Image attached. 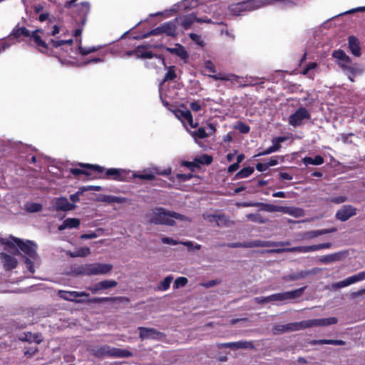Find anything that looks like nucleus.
Masks as SVG:
<instances>
[{"instance_id": "nucleus-1", "label": "nucleus", "mask_w": 365, "mask_h": 365, "mask_svg": "<svg viewBox=\"0 0 365 365\" xmlns=\"http://www.w3.org/2000/svg\"><path fill=\"white\" fill-rule=\"evenodd\" d=\"M0 245L4 247V250L14 255H19V250H21L27 255L25 260L26 267L31 273L35 272L34 266L38 264L39 260L36 252V247L31 241L24 242L19 238L11 236L8 238L0 239Z\"/></svg>"}, {"instance_id": "nucleus-2", "label": "nucleus", "mask_w": 365, "mask_h": 365, "mask_svg": "<svg viewBox=\"0 0 365 365\" xmlns=\"http://www.w3.org/2000/svg\"><path fill=\"white\" fill-rule=\"evenodd\" d=\"M332 56L336 59L337 64L351 81H354L356 76L361 75L364 71L362 67L356 63H353L350 57L342 50L334 51Z\"/></svg>"}, {"instance_id": "nucleus-3", "label": "nucleus", "mask_w": 365, "mask_h": 365, "mask_svg": "<svg viewBox=\"0 0 365 365\" xmlns=\"http://www.w3.org/2000/svg\"><path fill=\"white\" fill-rule=\"evenodd\" d=\"M148 220L151 223L168 225H174V219L181 221H188V219L175 212H168L163 208H156L148 214Z\"/></svg>"}, {"instance_id": "nucleus-4", "label": "nucleus", "mask_w": 365, "mask_h": 365, "mask_svg": "<svg viewBox=\"0 0 365 365\" xmlns=\"http://www.w3.org/2000/svg\"><path fill=\"white\" fill-rule=\"evenodd\" d=\"M304 291V288L302 287L293 291L277 293L267 297H256L255 301L259 304L269 303L272 302H286L299 297L302 296Z\"/></svg>"}, {"instance_id": "nucleus-5", "label": "nucleus", "mask_w": 365, "mask_h": 365, "mask_svg": "<svg viewBox=\"0 0 365 365\" xmlns=\"http://www.w3.org/2000/svg\"><path fill=\"white\" fill-rule=\"evenodd\" d=\"M113 268L110 264L92 263L86 264L78 268L76 271L77 274L98 275L108 273Z\"/></svg>"}, {"instance_id": "nucleus-6", "label": "nucleus", "mask_w": 365, "mask_h": 365, "mask_svg": "<svg viewBox=\"0 0 365 365\" xmlns=\"http://www.w3.org/2000/svg\"><path fill=\"white\" fill-rule=\"evenodd\" d=\"M171 168H168L164 170H160L157 168H150L145 169L140 173L131 172L130 178H138L141 180H151L155 178L156 175H168L171 173Z\"/></svg>"}, {"instance_id": "nucleus-7", "label": "nucleus", "mask_w": 365, "mask_h": 365, "mask_svg": "<svg viewBox=\"0 0 365 365\" xmlns=\"http://www.w3.org/2000/svg\"><path fill=\"white\" fill-rule=\"evenodd\" d=\"M160 97L163 104L167 106L169 102L167 99H174L178 96L176 91V83L175 82H168L167 84L161 83L159 88Z\"/></svg>"}, {"instance_id": "nucleus-8", "label": "nucleus", "mask_w": 365, "mask_h": 365, "mask_svg": "<svg viewBox=\"0 0 365 365\" xmlns=\"http://www.w3.org/2000/svg\"><path fill=\"white\" fill-rule=\"evenodd\" d=\"M310 118L311 115L308 110L304 108H299L289 116V123L294 127H297L302 125L304 120H309Z\"/></svg>"}, {"instance_id": "nucleus-9", "label": "nucleus", "mask_w": 365, "mask_h": 365, "mask_svg": "<svg viewBox=\"0 0 365 365\" xmlns=\"http://www.w3.org/2000/svg\"><path fill=\"white\" fill-rule=\"evenodd\" d=\"M259 6L255 5L254 0H250L232 4L230 6L229 10L234 15H240L244 11H252L259 8Z\"/></svg>"}, {"instance_id": "nucleus-10", "label": "nucleus", "mask_w": 365, "mask_h": 365, "mask_svg": "<svg viewBox=\"0 0 365 365\" xmlns=\"http://www.w3.org/2000/svg\"><path fill=\"white\" fill-rule=\"evenodd\" d=\"M194 21H197L200 23L214 24V22L210 19L197 18L193 14L181 16L176 19V22L181 25L184 29H189Z\"/></svg>"}, {"instance_id": "nucleus-11", "label": "nucleus", "mask_w": 365, "mask_h": 365, "mask_svg": "<svg viewBox=\"0 0 365 365\" xmlns=\"http://www.w3.org/2000/svg\"><path fill=\"white\" fill-rule=\"evenodd\" d=\"M130 170L118 168H110L106 171L107 178L118 181H125L130 179Z\"/></svg>"}, {"instance_id": "nucleus-12", "label": "nucleus", "mask_w": 365, "mask_h": 365, "mask_svg": "<svg viewBox=\"0 0 365 365\" xmlns=\"http://www.w3.org/2000/svg\"><path fill=\"white\" fill-rule=\"evenodd\" d=\"M364 279H365V273H358L353 276L349 277L342 281L334 283L331 285V287L334 289H340L342 287H348V286H349L352 284H354L356 282L363 281Z\"/></svg>"}, {"instance_id": "nucleus-13", "label": "nucleus", "mask_w": 365, "mask_h": 365, "mask_svg": "<svg viewBox=\"0 0 365 365\" xmlns=\"http://www.w3.org/2000/svg\"><path fill=\"white\" fill-rule=\"evenodd\" d=\"M175 23H177L176 21L166 22L158 28L153 29L150 33L153 35H158L164 33L169 36H174L176 32Z\"/></svg>"}, {"instance_id": "nucleus-14", "label": "nucleus", "mask_w": 365, "mask_h": 365, "mask_svg": "<svg viewBox=\"0 0 365 365\" xmlns=\"http://www.w3.org/2000/svg\"><path fill=\"white\" fill-rule=\"evenodd\" d=\"M115 349V348L114 347H110L108 345H104L101 346L91 348L89 351L92 354L98 357H103L106 356H114Z\"/></svg>"}, {"instance_id": "nucleus-15", "label": "nucleus", "mask_w": 365, "mask_h": 365, "mask_svg": "<svg viewBox=\"0 0 365 365\" xmlns=\"http://www.w3.org/2000/svg\"><path fill=\"white\" fill-rule=\"evenodd\" d=\"M356 213L355 207L351 205H344L337 211L336 217L339 220L344 222L355 215Z\"/></svg>"}, {"instance_id": "nucleus-16", "label": "nucleus", "mask_w": 365, "mask_h": 365, "mask_svg": "<svg viewBox=\"0 0 365 365\" xmlns=\"http://www.w3.org/2000/svg\"><path fill=\"white\" fill-rule=\"evenodd\" d=\"M138 330L140 331V337L142 340L149 339H159L162 336V334L153 328H145V327H139Z\"/></svg>"}, {"instance_id": "nucleus-17", "label": "nucleus", "mask_w": 365, "mask_h": 365, "mask_svg": "<svg viewBox=\"0 0 365 365\" xmlns=\"http://www.w3.org/2000/svg\"><path fill=\"white\" fill-rule=\"evenodd\" d=\"M289 327L292 329H303L308 327H321L320 326V319H308L305 321H302L300 322H295L293 323L292 325H289Z\"/></svg>"}, {"instance_id": "nucleus-18", "label": "nucleus", "mask_w": 365, "mask_h": 365, "mask_svg": "<svg viewBox=\"0 0 365 365\" xmlns=\"http://www.w3.org/2000/svg\"><path fill=\"white\" fill-rule=\"evenodd\" d=\"M39 34H43V30L36 29V31L32 32L31 38L35 43L38 49L40 51L43 52L47 48V44L44 41L41 39V36Z\"/></svg>"}, {"instance_id": "nucleus-19", "label": "nucleus", "mask_w": 365, "mask_h": 365, "mask_svg": "<svg viewBox=\"0 0 365 365\" xmlns=\"http://www.w3.org/2000/svg\"><path fill=\"white\" fill-rule=\"evenodd\" d=\"M212 157L204 155L197 158L195 162H184L183 165L193 171L194 168H198L200 164L209 165L212 163Z\"/></svg>"}, {"instance_id": "nucleus-20", "label": "nucleus", "mask_w": 365, "mask_h": 365, "mask_svg": "<svg viewBox=\"0 0 365 365\" xmlns=\"http://www.w3.org/2000/svg\"><path fill=\"white\" fill-rule=\"evenodd\" d=\"M175 115L183 124H185V122H187L192 128H195L197 126V124L193 123L192 114L188 110H178L175 112Z\"/></svg>"}, {"instance_id": "nucleus-21", "label": "nucleus", "mask_w": 365, "mask_h": 365, "mask_svg": "<svg viewBox=\"0 0 365 365\" xmlns=\"http://www.w3.org/2000/svg\"><path fill=\"white\" fill-rule=\"evenodd\" d=\"M1 261L4 267L6 270L12 269L17 265V260L16 258L6 253L1 254Z\"/></svg>"}, {"instance_id": "nucleus-22", "label": "nucleus", "mask_w": 365, "mask_h": 365, "mask_svg": "<svg viewBox=\"0 0 365 365\" xmlns=\"http://www.w3.org/2000/svg\"><path fill=\"white\" fill-rule=\"evenodd\" d=\"M54 205L56 210L62 211L71 210L75 207L74 204L69 202L66 197L56 198Z\"/></svg>"}, {"instance_id": "nucleus-23", "label": "nucleus", "mask_w": 365, "mask_h": 365, "mask_svg": "<svg viewBox=\"0 0 365 365\" xmlns=\"http://www.w3.org/2000/svg\"><path fill=\"white\" fill-rule=\"evenodd\" d=\"M252 344L247 341H236V342H230V343H223L218 344L217 347L221 348H230L232 349H245L251 346Z\"/></svg>"}, {"instance_id": "nucleus-24", "label": "nucleus", "mask_w": 365, "mask_h": 365, "mask_svg": "<svg viewBox=\"0 0 365 365\" xmlns=\"http://www.w3.org/2000/svg\"><path fill=\"white\" fill-rule=\"evenodd\" d=\"M98 201L105 202L108 203H125L127 201L125 197H117L113 195H100L98 199Z\"/></svg>"}, {"instance_id": "nucleus-25", "label": "nucleus", "mask_w": 365, "mask_h": 365, "mask_svg": "<svg viewBox=\"0 0 365 365\" xmlns=\"http://www.w3.org/2000/svg\"><path fill=\"white\" fill-rule=\"evenodd\" d=\"M349 47L351 53L357 57L361 56V49L359 46V42L358 39L354 36H350L349 38Z\"/></svg>"}, {"instance_id": "nucleus-26", "label": "nucleus", "mask_w": 365, "mask_h": 365, "mask_svg": "<svg viewBox=\"0 0 365 365\" xmlns=\"http://www.w3.org/2000/svg\"><path fill=\"white\" fill-rule=\"evenodd\" d=\"M198 5V0H183L180 2L176 6L175 11H184L195 8Z\"/></svg>"}, {"instance_id": "nucleus-27", "label": "nucleus", "mask_w": 365, "mask_h": 365, "mask_svg": "<svg viewBox=\"0 0 365 365\" xmlns=\"http://www.w3.org/2000/svg\"><path fill=\"white\" fill-rule=\"evenodd\" d=\"M277 252H300V253H307V252H312L313 251V245L310 246H299V247H294L287 249H278L277 250Z\"/></svg>"}, {"instance_id": "nucleus-28", "label": "nucleus", "mask_w": 365, "mask_h": 365, "mask_svg": "<svg viewBox=\"0 0 365 365\" xmlns=\"http://www.w3.org/2000/svg\"><path fill=\"white\" fill-rule=\"evenodd\" d=\"M203 217L206 221L215 222L218 226L222 225L227 221L224 216L215 215L208 212L203 214Z\"/></svg>"}, {"instance_id": "nucleus-29", "label": "nucleus", "mask_w": 365, "mask_h": 365, "mask_svg": "<svg viewBox=\"0 0 365 365\" xmlns=\"http://www.w3.org/2000/svg\"><path fill=\"white\" fill-rule=\"evenodd\" d=\"M80 225L79 220L76 218H68L63 221L62 225L58 227V230L62 231L66 228H76Z\"/></svg>"}, {"instance_id": "nucleus-30", "label": "nucleus", "mask_w": 365, "mask_h": 365, "mask_svg": "<svg viewBox=\"0 0 365 365\" xmlns=\"http://www.w3.org/2000/svg\"><path fill=\"white\" fill-rule=\"evenodd\" d=\"M168 51L171 53L176 54L182 59H185L187 57V51L184 47L180 44H176L174 47L172 48H168Z\"/></svg>"}, {"instance_id": "nucleus-31", "label": "nucleus", "mask_w": 365, "mask_h": 365, "mask_svg": "<svg viewBox=\"0 0 365 365\" xmlns=\"http://www.w3.org/2000/svg\"><path fill=\"white\" fill-rule=\"evenodd\" d=\"M340 259V253H334L321 257L319 258V262L323 264H329L334 262L339 261Z\"/></svg>"}, {"instance_id": "nucleus-32", "label": "nucleus", "mask_w": 365, "mask_h": 365, "mask_svg": "<svg viewBox=\"0 0 365 365\" xmlns=\"http://www.w3.org/2000/svg\"><path fill=\"white\" fill-rule=\"evenodd\" d=\"M133 53H135L138 58H151L153 57V54L150 51L140 47L137 48L135 51L128 53V55L130 56Z\"/></svg>"}, {"instance_id": "nucleus-33", "label": "nucleus", "mask_w": 365, "mask_h": 365, "mask_svg": "<svg viewBox=\"0 0 365 365\" xmlns=\"http://www.w3.org/2000/svg\"><path fill=\"white\" fill-rule=\"evenodd\" d=\"M303 163L307 165H319L324 163V159L320 155H316L314 158L305 157L303 158Z\"/></svg>"}, {"instance_id": "nucleus-34", "label": "nucleus", "mask_w": 365, "mask_h": 365, "mask_svg": "<svg viewBox=\"0 0 365 365\" xmlns=\"http://www.w3.org/2000/svg\"><path fill=\"white\" fill-rule=\"evenodd\" d=\"M255 170L252 167H247L242 169L235 175L236 179H242L249 177L254 173Z\"/></svg>"}, {"instance_id": "nucleus-35", "label": "nucleus", "mask_w": 365, "mask_h": 365, "mask_svg": "<svg viewBox=\"0 0 365 365\" xmlns=\"http://www.w3.org/2000/svg\"><path fill=\"white\" fill-rule=\"evenodd\" d=\"M91 253V250L89 247H80L76 249V250L71 253L70 255L72 257H86Z\"/></svg>"}, {"instance_id": "nucleus-36", "label": "nucleus", "mask_w": 365, "mask_h": 365, "mask_svg": "<svg viewBox=\"0 0 365 365\" xmlns=\"http://www.w3.org/2000/svg\"><path fill=\"white\" fill-rule=\"evenodd\" d=\"M287 214L294 217H303L305 212L304 210L302 208L288 207Z\"/></svg>"}, {"instance_id": "nucleus-37", "label": "nucleus", "mask_w": 365, "mask_h": 365, "mask_svg": "<svg viewBox=\"0 0 365 365\" xmlns=\"http://www.w3.org/2000/svg\"><path fill=\"white\" fill-rule=\"evenodd\" d=\"M313 344H332V345L341 346V345H344L345 341H344L342 340L322 339V340L314 341L313 342Z\"/></svg>"}, {"instance_id": "nucleus-38", "label": "nucleus", "mask_w": 365, "mask_h": 365, "mask_svg": "<svg viewBox=\"0 0 365 365\" xmlns=\"http://www.w3.org/2000/svg\"><path fill=\"white\" fill-rule=\"evenodd\" d=\"M173 281V277L172 276H168L166 277L163 281L160 282L159 284L158 289L161 291H165L169 287Z\"/></svg>"}, {"instance_id": "nucleus-39", "label": "nucleus", "mask_w": 365, "mask_h": 365, "mask_svg": "<svg viewBox=\"0 0 365 365\" xmlns=\"http://www.w3.org/2000/svg\"><path fill=\"white\" fill-rule=\"evenodd\" d=\"M293 323L287 324L285 325H277L274 327L273 331L274 334H279L284 331H296L297 329H292L289 325H292Z\"/></svg>"}, {"instance_id": "nucleus-40", "label": "nucleus", "mask_w": 365, "mask_h": 365, "mask_svg": "<svg viewBox=\"0 0 365 365\" xmlns=\"http://www.w3.org/2000/svg\"><path fill=\"white\" fill-rule=\"evenodd\" d=\"M175 77L176 74L175 72V68L173 66H170L165 73L164 81L162 83L167 84L168 82H171L170 81L174 79Z\"/></svg>"}, {"instance_id": "nucleus-41", "label": "nucleus", "mask_w": 365, "mask_h": 365, "mask_svg": "<svg viewBox=\"0 0 365 365\" xmlns=\"http://www.w3.org/2000/svg\"><path fill=\"white\" fill-rule=\"evenodd\" d=\"M101 48V46H89V47H82L78 46L79 53L82 55H87L90 53L95 52L98 51Z\"/></svg>"}, {"instance_id": "nucleus-42", "label": "nucleus", "mask_w": 365, "mask_h": 365, "mask_svg": "<svg viewBox=\"0 0 365 365\" xmlns=\"http://www.w3.org/2000/svg\"><path fill=\"white\" fill-rule=\"evenodd\" d=\"M320 319V326L326 327L331 324H335L337 323L338 320L336 317H329Z\"/></svg>"}, {"instance_id": "nucleus-43", "label": "nucleus", "mask_w": 365, "mask_h": 365, "mask_svg": "<svg viewBox=\"0 0 365 365\" xmlns=\"http://www.w3.org/2000/svg\"><path fill=\"white\" fill-rule=\"evenodd\" d=\"M192 135L194 138H205L207 136H209V134H207V132L205 131L204 128H199L197 130L192 132Z\"/></svg>"}, {"instance_id": "nucleus-44", "label": "nucleus", "mask_w": 365, "mask_h": 365, "mask_svg": "<svg viewBox=\"0 0 365 365\" xmlns=\"http://www.w3.org/2000/svg\"><path fill=\"white\" fill-rule=\"evenodd\" d=\"M317 66V64L314 62L309 63L307 67L304 71L303 73L307 75L310 78H314V73L312 72V70H314Z\"/></svg>"}, {"instance_id": "nucleus-45", "label": "nucleus", "mask_w": 365, "mask_h": 365, "mask_svg": "<svg viewBox=\"0 0 365 365\" xmlns=\"http://www.w3.org/2000/svg\"><path fill=\"white\" fill-rule=\"evenodd\" d=\"M74 293H76V291H72V292H66V291H61L59 292V295L61 298L66 299V300H69V301H73L76 297H74Z\"/></svg>"}, {"instance_id": "nucleus-46", "label": "nucleus", "mask_w": 365, "mask_h": 365, "mask_svg": "<svg viewBox=\"0 0 365 365\" xmlns=\"http://www.w3.org/2000/svg\"><path fill=\"white\" fill-rule=\"evenodd\" d=\"M132 356L130 351L125 349H115L114 357H128Z\"/></svg>"}, {"instance_id": "nucleus-47", "label": "nucleus", "mask_w": 365, "mask_h": 365, "mask_svg": "<svg viewBox=\"0 0 365 365\" xmlns=\"http://www.w3.org/2000/svg\"><path fill=\"white\" fill-rule=\"evenodd\" d=\"M117 285V282L114 280H103L100 282V287L103 289L114 287Z\"/></svg>"}, {"instance_id": "nucleus-48", "label": "nucleus", "mask_w": 365, "mask_h": 365, "mask_svg": "<svg viewBox=\"0 0 365 365\" xmlns=\"http://www.w3.org/2000/svg\"><path fill=\"white\" fill-rule=\"evenodd\" d=\"M25 340L29 341H35L36 343L38 344L42 341V336L39 334H35L33 335L31 333L26 334Z\"/></svg>"}, {"instance_id": "nucleus-49", "label": "nucleus", "mask_w": 365, "mask_h": 365, "mask_svg": "<svg viewBox=\"0 0 365 365\" xmlns=\"http://www.w3.org/2000/svg\"><path fill=\"white\" fill-rule=\"evenodd\" d=\"M246 217L255 222L264 223L266 222L259 214H249L246 215Z\"/></svg>"}, {"instance_id": "nucleus-50", "label": "nucleus", "mask_w": 365, "mask_h": 365, "mask_svg": "<svg viewBox=\"0 0 365 365\" xmlns=\"http://www.w3.org/2000/svg\"><path fill=\"white\" fill-rule=\"evenodd\" d=\"M41 208V205L38 203H29L26 205V210L29 212H38Z\"/></svg>"}, {"instance_id": "nucleus-51", "label": "nucleus", "mask_w": 365, "mask_h": 365, "mask_svg": "<svg viewBox=\"0 0 365 365\" xmlns=\"http://www.w3.org/2000/svg\"><path fill=\"white\" fill-rule=\"evenodd\" d=\"M320 235L319 230H312L304 232L302 235L303 239H313Z\"/></svg>"}, {"instance_id": "nucleus-52", "label": "nucleus", "mask_w": 365, "mask_h": 365, "mask_svg": "<svg viewBox=\"0 0 365 365\" xmlns=\"http://www.w3.org/2000/svg\"><path fill=\"white\" fill-rule=\"evenodd\" d=\"M287 139V137H278L272 140V148H276V151L280 148V143L285 141Z\"/></svg>"}, {"instance_id": "nucleus-53", "label": "nucleus", "mask_w": 365, "mask_h": 365, "mask_svg": "<svg viewBox=\"0 0 365 365\" xmlns=\"http://www.w3.org/2000/svg\"><path fill=\"white\" fill-rule=\"evenodd\" d=\"M187 283V279L183 277H180L177 278L174 282L175 288H179L181 287H184Z\"/></svg>"}, {"instance_id": "nucleus-54", "label": "nucleus", "mask_w": 365, "mask_h": 365, "mask_svg": "<svg viewBox=\"0 0 365 365\" xmlns=\"http://www.w3.org/2000/svg\"><path fill=\"white\" fill-rule=\"evenodd\" d=\"M331 244L330 242L322 243V244H319V245H313V251L315 252V251H318V250H323V249H329L331 247Z\"/></svg>"}, {"instance_id": "nucleus-55", "label": "nucleus", "mask_w": 365, "mask_h": 365, "mask_svg": "<svg viewBox=\"0 0 365 365\" xmlns=\"http://www.w3.org/2000/svg\"><path fill=\"white\" fill-rule=\"evenodd\" d=\"M235 128L242 133H247L250 131V127L243 123H239Z\"/></svg>"}, {"instance_id": "nucleus-56", "label": "nucleus", "mask_w": 365, "mask_h": 365, "mask_svg": "<svg viewBox=\"0 0 365 365\" xmlns=\"http://www.w3.org/2000/svg\"><path fill=\"white\" fill-rule=\"evenodd\" d=\"M72 41H73L72 39H69V40H66V41H63V40L51 41V43L54 47H59L65 43H68V44L71 45Z\"/></svg>"}, {"instance_id": "nucleus-57", "label": "nucleus", "mask_w": 365, "mask_h": 365, "mask_svg": "<svg viewBox=\"0 0 365 365\" xmlns=\"http://www.w3.org/2000/svg\"><path fill=\"white\" fill-rule=\"evenodd\" d=\"M181 243L182 245H184L185 246L187 247L190 249H194V250H197L200 249V245L194 244L191 241H186V242H181Z\"/></svg>"}, {"instance_id": "nucleus-58", "label": "nucleus", "mask_w": 365, "mask_h": 365, "mask_svg": "<svg viewBox=\"0 0 365 365\" xmlns=\"http://www.w3.org/2000/svg\"><path fill=\"white\" fill-rule=\"evenodd\" d=\"M161 241H162V242H163L165 244H169V245H178V243H180L179 242H178L172 238L168 237H162Z\"/></svg>"}, {"instance_id": "nucleus-59", "label": "nucleus", "mask_w": 365, "mask_h": 365, "mask_svg": "<svg viewBox=\"0 0 365 365\" xmlns=\"http://www.w3.org/2000/svg\"><path fill=\"white\" fill-rule=\"evenodd\" d=\"M190 38L195 41L196 43H197L198 45H200L202 46V41L201 40V38L199 35L196 34H190Z\"/></svg>"}, {"instance_id": "nucleus-60", "label": "nucleus", "mask_w": 365, "mask_h": 365, "mask_svg": "<svg viewBox=\"0 0 365 365\" xmlns=\"http://www.w3.org/2000/svg\"><path fill=\"white\" fill-rule=\"evenodd\" d=\"M24 35L25 36H30V31L24 27L19 29L16 31V36Z\"/></svg>"}, {"instance_id": "nucleus-61", "label": "nucleus", "mask_w": 365, "mask_h": 365, "mask_svg": "<svg viewBox=\"0 0 365 365\" xmlns=\"http://www.w3.org/2000/svg\"><path fill=\"white\" fill-rule=\"evenodd\" d=\"M263 209L267 212H277V206L271 204H263Z\"/></svg>"}, {"instance_id": "nucleus-62", "label": "nucleus", "mask_w": 365, "mask_h": 365, "mask_svg": "<svg viewBox=\"0 0 365 365\" xmlns=\"http://www.w3.org/2000/svg\"><path fill=\"white\" fill-rule=\"evenodd\" d=\"M358 11H365V6H359V7H356V8L350 9L347 11L342 13L341 15L353 14L354 12H358Z\"/></svg>"}, {"instance_id": "nucleus-63", "label": "nucleus", "mask_w": 365, "mask_h": 365, "mask_svg": "<svg viewBox=\"0 0 365 365\" xmlns=\"http://www.w3.org/2000/svg\"><path fill=\"white\" fill-rule=\"evenodd\" d=\"M192 178L191 174H178L177 178L180 181H187Z\"/></svg>"}, {"instance_id": "nucleus-64", "label": "nucleus", "mask_w": 365, "mask_h": 365, "mask_svg": "<svg viewBox=\"0 0 365 365\" xmlns=\"http://www.w3.org/2000/svg\"><path fill=\"white\" fill-rule=\"evenodd\" d=\"M208 71L209 73H215V69L213 64L210 61H207L205 63V72Z\"/></svg>"}]
</instances>
